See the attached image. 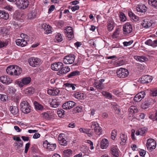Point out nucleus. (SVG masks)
<instances>
[{
    "mask_svg": "<svg viewBox=\"0 0 157 157\" xmlns=\"http://www.w3.org/2000/svg\"><path fill=\"white\" fill-rule=\"evenodd\" d=\"M63 152L66 156H69L72 154V151L71 150L68 149L64 150Z\"/></svg>",
    "mask_w": 157,
    "mask_h": 157,
    "instance_id": "a18cd8bd",
    "label": "nucleus"
},
{
    "mask_svg": "<svg viewBox=\"0 0 157 157\" xmlns=\"http://www.w3.org/2000/svg\"><path fill=\"white\" fill-rule=\"evenodd\" d=\"M117 73L119 77L124 78L127 76L128 70L121 68L117 70Z\"/></svg>",
    "mask_w": 157,
    "mask_h": 157,
    "instance_id": "6e6552de",
    "label": "nucleus"
},
{
    "mask_svg": "<svg viewBox=\"0 0 157 157\" xmlns=\"http://www.w3.org/2000/svg\"><path fill=\"white\" fill-rule=\"evenodd\" d=\"M34 90L33 88H28L25 91V93L27 94L30 95L34 92Z\"/></svg>",
    "mask_w": 157,
    "mask_h": 157,
    "instance_id": "49530a36",
    "label": "nucleus"
},
{
    "mask_svg": "<svg viewBox=\"0 0 157 157\" xmlns=\"http://www.w3.org/2000/svg\"><path fill=\"white\" fill-rule=\"evenodd\" d=\"M62 135H64L63 134H60L58 137L59 143L62 145L66 146L67 145V141L63 138V136Z\"/></svg>",
    "mask_w": 157,
    "mask_h": 157,
    "instance_id": "aec40b11",
    "label": "nucleus"
},
{
    "mask_svg": "<svg viewBox=\"0 0 157 157\" xmlns=\"http://www.w3.org/2000/svg\"><path fill=\"white\" fill-rule=\"evenodd\" d=\"M152 94L153 96H157V88L153 90L152 93Z\"/></svg>",
    "mask_w": 157,
    "mask_h": 157,
    "instance_id": "774afa93",
    "label": "nucleus"
},
{
    "mask_svg": "<svg viewBox=\"0 0 157 157\" xmlns=\"http://www.w3.org/2000/svg\"><path fill=\"white\" fill-rule=\"evenodd\" d=\"M64 85L66 86V90H67L69 88H71L73 90H75V86H76V85L74 84L66 83L64 84Z\"/></svg>",
    "mask_w": 157,
    "mask_h": 157,
    "instance_id": "2f4dec72",
    "label": "nucleus"
},
{
    "mask_svg": "<svg viewBox=\"0 0 157 157\" xmlns=\"http://www.w3.org/2000/svg\"><path fill=\"white\" fill-rule=\"evenodd\" d=\"M70 71V68L68 67H63L57 73V74L59 75L67 73Z\"/></svg>",
    "mask_w": 157,
    "mask_h": 157,
    "instance_id": "f3484780",
    "label": "nucleus"
},
{
    "mask_svg": "<svg viewBox=\"0 0 157 157\" xmlns=\"http://www.w3.org/2000/svg\"><path fill=\"white\" fill-rule=\"evenodd\" d=\"M34 105L36 109L41 110L43 109V106L36 101H35L34 102Z\"/></svg>",
    "mask_w": 157,
    "mask_h": 157,
    "instance_id": "4c0bfd02",
    "label": "nucleus"
},
{
    "mask_svg": "<svg viewBox=\"0 0 157 157\" xmlns=\"http://www.w3.org/2000/svg\"><path fill=\"white\" fill-rule=\"evenodd\" d=\"M148 3L150 5L157 8V0H149Z\"/></svg>",
    "mask_w": 157,
    "mask_h": 157,
    "instance_id": "58836bf2",
    "label": "nucleus"
},
{
    "mask_svg": "<svg viewBox=\"0 0 157 157\" xmlns=\"http://www.w3.org/2000/svg\"><path fill=\"white\" fill-rule=\"evenodd\" d=\"M10 111L14 115H17L19 111V109L17 106H11L10 107Z\"/></svg>",
    "mask_w": 157,
    "mask_h": 157,
    "instance_id": "c756f323",
    "label": "nucleus"
},
{
    "mask_svg": "<svg viewBox=\"0 0 157 157\" xmlns=\"http://www.w3.org/2000/svg\"><path fill=\"white\" fill-rule=\"evenodd\" d=\"M140 135H143L145 134L147 131V128H142L139 129Z\"/></svg>",
    "mask_w": 157,
    "mask_h": 157,
    "instance_id": "6e6d98bb",
    "label": "nucleus"
},
{
    "mask_svg": "<svg viewBox=\"0 0 157 157\" xmlns=\"http://www.w3.org/2000/svg\"><path fill=\"white\" fill-rule=\"evenodd\" d=\"M102 94L108 98H112V95L106 91H103Z\"/></svg>",
    "mask_w": 157,
    "mask_h": 157,
    "instance_id": "de8ad7c7",
    "label": "nucleus"
},
{
    "mask_svg": "<svg viewBox=\"0 0 157 157\" xmlns=\"http://www.w3.org/2000/svg\"><path fill=\"white\" fill-rule=\"evenodd\" d=\"M91 128L94 130L96 134L100 136L102 134L101 128L99 126L97 122H92L91 123Z\"/></svg>",
    "mask_w": 157,
    "mask_h": 157,
    "instance_id": "20e7f679",
    "label": "nucleus"
},
{
    "mask_svg": "<svg viewBox=\"0 0 157 157\" xmlns=\"http://www.w3.org/2000/svg\"><path fill=\"white\" fill-rule=\"evenodd\" d=\"M128 16L131 19L134 21H136L139 20L138 17L135 15V14L131 11L128 12Z\"/></svg>",
    "mask_w": 157,
    "mask_h": 157,
    "instance_id": "bb28decb",
    "label": "nucleus"
},
{
    "mask_svg": "<svg viewBox=\"0 0 157 157\" xmlns=\"http://www.w3.org/2000/svg\"><path fill=\"white\" fill-rule=\"evenodd\" d=\"M60 91L58 89L52 88L48 90L47 92L50 95L56 96L59 94Z\"/></svg>",
    "mask_w": 157,
    "mask_h": 157,
    "instance_id": "a211bd4d",
    "label": "nucleus"
},
{
    "mask_svg": "<svg viewBox=\"0 0 157 157\" xmlns=\"http://www.w3.org/2000/svg\"><path fill=\"white\" fill-rule=\"evenodd\" d=\"M75 60V56L70 54L64 57L63 59V62L66 64H71L73 63Z\"/></svg>",
    "mask_w": 157,
    "mask_h": 157,
    "instance_id": "0eeeda50",
    "label": "nucleus"
},
{
    "mask_svg": "<svg viewBox=\"0 0 157 157\" xmlns=\"http://www.w3.org/2000/svg\"><path fill=\"white\" fill-rule=\"evenodd\" d=\"M20 109L23 113L27 114L30 112L31 106L26 101H22L20 103Z\"/></svg>",
    "mask_w": 157,
    "mask_h": 157,
    "instance_id": "f03ea898",
    "label": "nucleus"
},
{
    "mask_svg": "<svg viewBox=\"0 0 157 157\" xmlns=\"http://www.w3.org/2000/svg\"><path fill=\"white\" fill-rule=\"evenodd\" d=\"M27 40L25 39H17L16 41V43L17 45L20 46L22 47H24L27 44Z\"/></svg>",
    "mask_w": 157,
    "mask_h": 157,
    "instance_id": "412c9836",
    "label": "nucleus"
},
{
    "mask_svg": "<svg viewBox=\"0 0 157 157\" xmlns=\"http://www.w3.org/2000/svg\"><path fill=\"white\" fill-rule=\"evenodd\" d=\"M49 28H50L51 26L49 25H47V29L45 30L46 31L44 32L45 34H48L52 33V31L51 29H49Z\"/></svg>",
    "mask_w": 157,
    "mask_h": 157,
    "instance_id": "0e129e2a",
    "label": "nucleus"
},
{
    "mask_svg": "<svg viewBox=\"0 0 157 157\" xmlns=\"http://www.w3.org/2000/svg\"><path fill=\"white\" fill-rule=\"evenodd\" d=\"M20 36L22 38L24 39H25L26 40H27L29 39V36L27 35L25 33H21V34Z\"/></svg>",
    "mask_w": 157,
    "mask_h": 157,
    "instance_id": "052dcab7",
    "label": "nucleus"
},
{
    "mask_svg": "<svg viewBox=\"0 0 157 157\" xmlns=\"http://www.w3.org/2000/svg\"><path fill=\"white\" fill-rule=\"evenodd\" d=\"M30 144L29 143H28L26 144L25 150V153H27L28 152V151L30 147Z\"/></svg>",
    "mask_w": 157,
    "mask_h": 157,
    "instance_id": "69168bd1",
    "label": "nucleus"
},
{
    "mask_svg": "<svg viewBox=\"0 0 157 157\" xmlns=\"http://www.w3.org/2000/svg\"><path fill=\"white\" fill-rule=\"evenodd\" d=\"M137 109L136 107L135 106H131L130 107L128 111V117H130L133 116V114L137 112Z\"/></svg>",
    "mask_w": 157,
    "mask_h": 157,
    "instance_id": "6ab92c4d",
    "label": "nucleus"
},
{
    "mask_svg": "<svg viewBox=\"0 0 157 157\" xmlns=\"http://www.w3.org/2000/svg\"><path fill=\"white\" fill-rule=\"evenodd\" d=\"M60 105V102L56 99H52L50 103L51 106L54 108L58 107Z\"/></svg>",
    "mask_w": 157,
    "mask_h": 157,
    "instance_id": "a878e982",
    "label": "nucleus"
},
{
    "mask_svg": "<svg viewBox=\"0 0 157 157\" xmlns=\"http://www.w3.org/2000/svg\"><path fill=\"white\" fill-rule=\"evenodd\" d=\"M120 138L122 141V145H124V143L126 142L127 139V136L124 134H122L120 136Z\"/></svg>",
    "mask_w": 157,
    "mask_h": 157,
    "instance_id": "e433bc0d",
    "label": "nucleus"
},
{
    "mask_svg": "<svg viewBox=\"0 0 157 157\" xmlns=\"http://www.w3.org/2000/svg\"><path fill=\"white\" fill-rule=\"evenodd\" d=\"M79 71H75L71 72L70 74H68L67 75V77L68 78H72L74 76L79 75Z\"/></svg>",
    "mask_w": 157,
    "mask_h": 157,
    "instance_id": "c85d7f7f",
    "label": "nucleus"
},
{
    "mask_svg": "<svg viewBox=\"0 0 157 157\" xmlns=\"http://www.w3.org/2000/svg\"><path fill=\"white\" fill-rule=\"evenodd\" d=\"M9 17V14L7 12L4 10H0V18L7 20Z\"/></svg>",
    "mask_w": 157,
    "mask_h": 157,
    "instance_id": "b1692460",
    "label": "nucleus"
},
{
    "mask_svg": "<svg viewBox=\"0 0 157 157\" xmlns=\"http://www.w3.org/2000/svg\"><path fill=\"white\" fill-rule=\"evenodd\" d=\"M8 44V42L7 41L4 42L2 41H0V48H2L6 46Z\"/></svg>",
    "mask_w": 157,
    "mask_h": 157,
    "instance_id": "4d7b16f0",
    "label": "nucleus"
},
{
    "mask_svg": "<svg viewBox=\"0 0 157 157\" xmlns=\"http://www.w3.org/2000/svg\"><path fill=\"white\" fill-rule=\"evenodd\" d=\"M82 108L78 106H77L76 107H75L73 109L74 113H79L81 112L82 111Z\"/></svg>",
    "mask_w": 157,
    "mask_h": 157,
    "instance_id": "5fc2aeb1",
    "label": "nucleus"
},
{
    "mask_svg": "<svg viewBox=\"0 0 157 157\" xmlns=\"http://www.w3.org/2000/svg\"><path fill=\"white\" fill-rule=\"evenodd\" d=\"M31 81V78L30 77H26L22 78L21 81H16L15 83L21 88L23 87L24 85L29 83Z\"/></svg>",
    "mask_w": 157,
    "mask_h": 157,
    "instance_id": "7ed1b4c3",
    "label": "nucleus"
},
{
    "mask_svg": "<svg viewBox=\"0 0 157 157\" xmlns=\"http://www.w3.org/2000/svg\"><path fill=\"white\" fill-rule=\"evenodd\" d=\"M100 144L102 149H105L108 146L109 142L107 139H104L101 141Z\"/></svg>",
    "mask_w": 157,
    "mask_h": 157,
    "instance_id": "4be33fe9",
    "label": "nucleus"
},
{
    "mask_svg": "<svg viewBox=\"0 0 157 157\" xmlns=\"http://www.w3.org/2000/svg\"><path fill=\"white\" fill-rule=\"evenodd\" d=\"M16 1V4L17 7L21 9L22 6H23V2L24 0H15Z\"/></svg>",
    "mask_w": 157,
    "mask_h": 157,
    "instance_id": "79ce46f5",
    "label": "nucleus"
},
{
    "mask_svg": "<svg viewBox=\"0 0 157 157\" xmlns=\"http://www.w3.org/2000/svg\"><path fill=\"white\" fill-rule=\"evenodd\" d=\"M111 105L112 106L113 109L115 110L116 113L119 114L120 113L119 106L115 102L112 103Z\"/></svg>",
    "mask_w": 157,
    "mask_h": 157,
    "instance_id": "393cba45",
    "label": "nucleus"
},
{
    "mask_svg": "<svg viewBox=\"0 0 157 157\" xmlns=\"http://www.w3.org/2000/svg\"><path fill=\"white\" fill-rule=\"evenodd\" d=\"M55 7L54 5H51L49 9H48V13H50L52 12L55 9Z\"/></svg>",
    "mask_w": 157,
    "mask_h": 157,
    "instance_id": "338daca9",
    "label": "nucleus"
},
{
    "mask_svg": "<svg viewBox=\"0 0 157 157\" xmlns=\"http://www.w3.org/2000/svg\"><path fill=\"white\" fill-rule=\"evenodd\" d=\"M56 144L49 143L48 146H47V148L49 151H53L56 148Z\"/></svg>",
    "mask_w": 157,
    "mask_h": 157,
    "instance_id": "473e14b6",
    "label": "nucleus"
},
{
    "mask_svg": "<svg viewBox=\"0 0 157 157\" xmlns=\"http://www.w3.org/2000/svg\"><path fill=\"white\" fill-rule=\"evenodd\" d=\"M128 24L127 23H126L125 24H124L123 27V30L124 33L125 34H127L128 33L127 32V29H128Z\"/></svg>",
    "mask_w": 157,
    "mask_h": 157,
    "instance_id": "3c124183",
    "label": "nucleus"
},
{
    "mask_svg": "<svg viewBox=\"0 0 157 157\" xmlns=\"http://www.w3.org/2000/svg\"><path fill=\"white\" fill-rule=\"evenodd\" d=\"M120 30L119 29H117L116 30L112 36L113 38H117L118 37L119 34Z\"/></svg>",
    "mask_w": 157,
    "mask_h": 157,
    "instance_id": "37998d69",
    "label": "nucleus"
},
{
    "mask_svg": "<svg viewBox=\"0 0 157 157\" xmlns=\"http://www.w3.org/2000/svg\"><path fill=\"white\" fill-rule=\"evenodd\" d=\"M65 33H67V36L69 40H71L74 37L73 30L71 27H67L66 29Z\"/></svg>",
    "mask_w": 157,
    "mask_h": 157,
    "instance_id": "2eb2a0df",
    "label": "nucleus"
},
{
    "mask_svg": "<svg viewBox=\"0 0 157 157\" xmlns=\"http://www.w3.org/2000/svg\"><path fill=\"white\" fill-rule=\"evenodd\" d=\"M15 145L17 146V149H18L21 147L23 145V142L22 141L21 142H19L18 143H15Z\"/></svg>",
    "mask_w": 157,
    "mask_h": 157,
    "instance_id": "680f3d73",
    "label": "nucleus"
},
{
    "mask_svg": "<svg viewBox=\"0 0 157 157\" xmlns=\"http://www.w3.org/2000/svg\"><path fill=\"white\" fill-rule=\"evenodd\" d=\"M7 98V97L6 95L2 94H0V99L1 101H5Z\"/></svg>",
    "mask_w": 157,
    "mask_h": 157,
    "instance_id": "13d9d810",
    "label": "nucleus"
},
{
    "mask_svg": "<svg viewBox=\"0 0 157 157\" xmlns=\"http://www.w3.org/2000/svg\"><path fill=\"white\" fill-rule=\"evenodd\" d=\"M95 86L98 89H102L104 88L103 83L101 82H96L94 84Z\"/></svg>",
    "mask_w": 157,
    "mask_h": 157,
    "instance_id": "c9c22d12",
    "label": "nucleus"
},
{
    "mask_svg": "<svg viewBox=\"0 0 157 157\" xmlns=\"http://www.w3.org/2000/svg\"><path fill=\"white\" fill-rule=\"evenodd\" d=\"M114 22L112 20H108L107 24V29L109 31H111L114 28Z\"/></svg>",
    "mask_w": 157,
    "mask_h": 157,
    "instance_id": "cd10ccee",
    "label": "nucleus"
},
{
    "mask_svg": "<svg viewBox=\"0 0 157 157\" xmlns=\"http://www.w3.org/2000/svg\"><path fill=\"white\" fill-rule=\"evenodd\" d=\"M145 44L149 46H151L153 47L155 46L153 44V41L151 39H149L146 41Z\"/></svg>",
    "mask_w": 157,
    "mask_h": 157,
    "instance_id": "603ef678",
    "label": "nucleus"
},
{
    "mask_svg": "<svg viewBox=\"0 0 157 157\" xmlns=\"http://www.w3.org/2000/svg\"><path fill=\"white\" fill-rule=\"evenodd\" d=\"M156 146V143L155 140L153 139H148L147 140L146 147L149 151L151 152L154 149Z\"/></svg>",
    "mask_w": 157,
    "mask_h": 157,
    "instance_id": "39448f33",
    "label": "nucleus"
},
{
    "mask_svg": "<svg viewBox=\"0 0 157 157\" xmlns=\"http://www.w3.org/2000/svg\"><path fill=\"white\" fill-rule=\"evenodd\" d=\"M142 25L143 27L147 28L151 26V24L150 22L144 20V22L142 23Z\"/></svg>",
    "mask_w": 157,
    "mask_h": 157,
    "instance_id": "ea45409f",
    "label": "nucleus"
},
{
    "mask_svg": "<svg viewBox=\"0 0 157 157\" xmlns=\"http://www.w3.org/2000/svg\"><path fill=\"white\" fill-rule=\"evenodd\" d=\"M28 62L30 66L33 67H37L41 63V60L39 58L31 57L28 60Z\"/></svg>",
    "mask_w": 157,
    "mask_h": 157,
    "instance_id": "423d86ee",
    "label": "nucleus"
},
{
    "mask_svg": "<svg viewBox=\"0 0 157 157\" xmlns=\"http://www.w3.org/2000/svg\"><path fill=\"white\" fill-rule=\"evenodd\" d=\"M145 94L144 91H141L136 95L133 98V100L135 102L140 101L144 97Z\"/></svg>",
    "mask_w": 157,
    "mask_h": 157,
    "instance_id": "9b49d317",
    "label": "nucleus"
},
{
    "mask_svg": "<svg viewBox=\"0 0 157 157\" xmlns=\"http://www.w3.org/2000/svg\"><path fill=\"white\" fill-rule=\"evenodd\" d=\"M74 97L76 98L79 100L82 99L83 98V94L79 92H76L74 94Z\"/></svg>",
    "mask_w": 157,
    "mask_h": 157,
    "instance_id": "f704fd0d",
    "label": "nucleus"
},
{
    "mask_svg": "<svg viewBox=\"0 0 157 157\" xmlns=\"http://www.w3.org/2000/svg\"><path fill=\"white\" fill-rule=\"evenodd\" d=\"M8 74L14 76H18L21 73L22 69L17 65H11L8 66L6 70Z\"/></svg>",
    "mask_w": 157,
    "mask_h": 157,
    "instance_id": "f257e3e1",
    "label": "nucleus"
},
{
    "mask_svg": "<svg viewBox=\"0 0 157 157\" xmlns=\"http://www.w3.org/2000/svg\"><path fill=\"white\" fill-rule=\"evenodd\" d=\"M2 32L3 35V36H4L7 35L8 33V30L6 29H2Z\"/></svg>",
    "mask_w": 157,
    "mask_h": 157,
    "instance_id": "e2e57ef3",
    "label": "nucleus"
},
{
    "mask_svg": "<svg viewBox=\"0 0 157 157\" xmlns=\"http://www.w3.org/2000/svg\"><path fill=\"white\" fill-rule=\"evenodd\" d=\"M57 113L59 117H64L65 111L63 109H58Z\"/></svg>",
    "mask_w": 157,
    "mask_h": 157,
    "instance_id": "a19ab883",
    "label": "nucleus"
},
{
    "mask_svg": "<svg viewBox=\"0 0 157 157\" xmlns=\"http://www.w3.org/2000/svg\"><path fill=\"white\" fill-rule=\"evenodd\" d=\"M117 135V131L115 130H113L111 133V139L113 140H114Z\"/></svg>",
    "mask_w": 157,
    "mask_h": 157,
    "instance_id": "8fccbe9b",
    "label": "nucleus"
},
{
    "mask_svg": "<svg viewBox=\"0 0 157 157\" xmlns=\"http://www.w3.org/2000/svg\"><path fill=\"white\" fill-rule=\"evenodd\" d=\"M63 64L61 62H56L52 64L51 66L52 69L55 71H59L63 67Z\"/></svg>",
    "mask_w": 157,
    "mask_h": 157,
    "instance_id": "f8f14e48",
    "label": "nucleus"
},
{
    "mask_svg": "<svg viewBox=\"0 0 157 157\" xmlns=\"http://www.w3.org/2000/svg\"><path fill=\"white\" fill-rule=\"evenodd\" d=\"M129 57L130 59H132V57H134L135 59L141 62H146L148 61V59L147 58L143 56H132L131 57L130 56Z\"/></svg>",
    "mask_w": 157,
    "mask_h": 157,
    "instance_id": "4468645a",
    "label": "nucleus"
},
{
    "mask_svg": "<svg viewBox=\"0 0 157 157\" xmlns=\"http://www.w3.org/2000/svg\"><path fill=\"white\" fill-rule=\"evenodd\" d=\"M0 81L3 84L8 85L11 83L12 80L6 75H3L0 77Z\"/></svg>",
    "mask_w": 157,
    "mask_h": 157,
    "instance_id": "ddd939ff",
    "label": "nucleus"
},
{
    "mask_svg": "<svg viewBox=\"0 0 157 157\" xmlns=\"http://www.w3.org/2000/svg\"><path fill=\"white\" fill-rule=\"evenodd\" d=\"M14 17L15 19H16L17 20H22L23 18L22 16V14L18 11L15 12L14 15Z\"/></svg>",
    "mask_w": 157,
    "mask_h": 157,
    "instance_id": "7c9ffc66",
    "label": "nucleus"
},
{
    "mask_svg": "<svg viewBox=\"0 0 157 157\" xmlns=\"http://www.w3.org/2000/svg\"><path fill=\"white\" fill-rule=\"evenodd\" d=\"M120 18L121 21H124L126 20V17L124 13H121L120 14Z\"/></svg>",
    "mask_w": 157,
    "mask_h": 157,
    "instance_id": "864d4df0",
    "label": "nucleus"
},
{
    "mask_svg": "<svg viewBox=\"0 0 157 157\" xmlns=\"http://www.w3.org/2000/svg\"><path fill=\"white\" fill-rule=\"evenodd\" d=\"M140 81L142 83L147 84L150 82L152 80V77L149 75L143 76L139 79Z\"/></svg>",
    "mask_w": 157,
    "mask_h": 157,
    "instance_id": "1a4fd4ad",
    "label": "nucleus"
},
{
    "mask_svg": "<svg viewBox=\"0 0 157 157\" xmlns=\"http://www.w3.org/2000/svg\"><path fill=\"white\" fill-rule=\"evenodd\" d=\"M136 9L138 12L144 13L147 11V8L144 5L141 4L137 5Z\"/></svg>",
    "mask_w": 157,
    "mask_h": 157,
    "instance_id": "dca6fc26",
    "label": "nucleus"
},
{
    "mask_svg": "<svg viewBox=\"0 0 157 157\" xmlns=\"http://www.w3.org/2000/svg\"><path fill=\"white\" fill-rule=\"evenodd\" d=\"M76 103L72 101H69L64 103L62 105L63 108L65 109H70L73 107Z\"/></svg>",
    "mask_w": 157,
    "mask_h": 157,
    "instance_id": "9d476101",
    "label": "nucleus"
},
{
    "mask_svg": "<svg viewBox=\"0 0 157 157\" xmlns=\"http://www.w3.org/2000/svg\"><path fill=\"white\" fill-rule=\"evenodd\" d=\"M111 150L113 157H118V149L117 147L114 146L111 148Z\"/></svg>",
    "mask_w": 157,
    "mask_h": 157,
    "instance_id": "5701e85b",
    "label": "nucleus"
},
{
    "mask_svg": "<svg viewBox=\"0 0 157 157\" xmlns=\"http://www.w3.org/2000/svg\"><path fill=\"white\" fill-rule=\"evenodd\" d=\"M56 38L58 42H61L62 40V37L60 33H58L56 36Z\"/></svg>",
    "mask_w": 157,
    "mask_h": 157,
    "instance_id": "09e8293b",
    "label": "nucleus"
},
{
    "mask_svg": "<svg viewBox=\"0 0 157 157\" xmlns=\"http://www.w3.org/2000/svg\"><path fill=\"white\" fill-rule=\"evenodd\" d=\"M8 90L9 91L10 93L12 94L14 93L16 91V90L12 86H9L8 88Z\"/></svg>",
    "mask_w": 157,
    "mask_h": 157,
    "instance_id": "bf43d9fd",
    "label": "nucleus"
},
{
    "mask_svg": "<svg viewBox=\"0 0 157 157\" xmlns=\"http://www.w3.org/2000/svg\"><path fill=\"white\" fill-rule=\"evenodd\" d=\"M36 12L35 10H33L30 13L28 14V18L31 19L34 18L36 16Z\"/></svg>",
    "mask_w": 157,
    "mask_h": 157,
    "instance_id": "72a5a7b5",
    "label": "nucleus"
},
{
    "mask_svg": "<svg viewBox=\"0 0 157 157\" xmlns=\"http://www.w3.org/2000/svg\"><path fill=\"white\" fill-rule=\"evenodd\" d=\"M29 5V2L28 0H24L23 2V6L21 9H24L27 8Z\"/></svg>",
    "mask_w": 157,
    "mask_h": 157,
    "instance_id": "c03bdc74",
    "label": "nucleus"
}]
</instances>
